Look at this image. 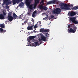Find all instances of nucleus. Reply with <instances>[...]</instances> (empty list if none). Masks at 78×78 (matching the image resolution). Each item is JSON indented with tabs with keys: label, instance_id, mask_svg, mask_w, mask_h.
<instances>
[{
	"label": "nucleus",
	"instance_id": "1",
	"mask_svg": "<svg viewBox=\"0 0 78 78\" xmlns=\"http://www.w3.org/2000/svg\"><path fill=\"white\" fill-rule=\"evenodd\" d=\"M59 6H60V8L61 9H66V10H68L70 9V7H73V5H67V4L64 3H60L59 4Z\"/></svg>",
	"mask_w": 78,
	"mask_h": 78
},
{
	"label": "nucleus",
	"instance_id": "2",
	"mask_svg": "<svg viewBox=\"0 0 78 78\" xmlns=\"http://www.w3.org/2000/svg\"><path fill=\"white\" fill-rule=\"evenodd\" d=\"M61 12V9L59 8H57L55 9L54 10L53 13L54 14H59Z\"/></svg>",
	"mask_w": 78,
	"mask_h": 78
},
{
	"label": "nucleus",
	"instance_id": "3",
	"mask_svg": "<svg viewBox=\"0 0 78 78\" xmlns=\"http://www.w3.org/2000/svg\"><path fill=\"white\" fill-rule=\"evenodd\" d=\"M76 28H75L73 30L71 28H69V29H68V33H74L76 32Z\"/></svg>",
	"mask_w": 78,
	"mask_h": 78
},
{
	"label": "nucleus",
	"instance_id": "4",
	"mask_svg": "<svg viewBox=\"0 0 78 78\" xmlns=\"http://www.w3.org/2000/svg\"><path fill=\"white\" fill-rule=\"evenodd\" d=\"M23 0H12L13 5H15L16 3L18 4L20 2H22Z\"/></svg>",
	"mask_w": 78,
	"mask_h": 78
},
{
	"label": "nucleus",
	"instance_id": "5",
	"mask_svg": "<svg viewBox=\"0 0 78 78\" xmlns=\"http://www.w3.org/2000/svg\"><path fill=\"white\" fill-rule=\"evenodd\" d=\"M76 14V12H69L68 14V16H75Z\"/></svg>",
	"mask_w": 78,
	"mask_h": 78
},
{
	"label": "nucleus",
	"instance_id": "6",
	"mask_svg": "<svg viewBox=\"0 0 78 78\" xmlns=\"http://www.w3.org/2000/svg\"><path fill=\"white\" fill-rule=\"evenodd\" d=\"M41 36V39L43 41H46V37H45L42 34H40Z\"/></svg>",
	"mask_w": 78,
	"mask_h": 78
},
{
	"label": "nucleus",
	"instance_id": "7",
	"mask_svg": "<svg viewBox=\"0 0 78 78\" xmlns=\"http://www.w3.org/2000/svg\"><path fill=\"white\" fill-rule=\"evenodd\" d=\"M32 0H26L25 3L28 6L30 5Z\"/></svg>",
	"mask_w": 78,
	"mask_h": 78
},
{
	"label": "nucleus",
	"instance_id": "8",
	"mask_svg": "<svg viewBox=\"0 0 78 78\" xmlns=\"http://www.w3.org/2000/svg\"><path fill=\"white\" fill-rule=\"evenodd\" d=\"M12 17H13V19H17H17H19V18H18V16H17L16 14V13H13L12 15Z\"/></svg>",
	"mask_w": 78,
	"mask_h": 78
},
{
	"label": "nucleus",
	"instance_id": "9",
	"mask_svg": "<svg viewBox=\"0 0 78 78\" xmlns=\"http://www.w3.org/2000/svg\"><path fill=\"white\" fill-rule=\"evenodd\" d=\"M8 20L10 22H11L13 20V18L12 16H8Z\"/></svg>",
	"mask_w": 78,
	"mask_h": 78
},
{
	"label": "nucleus",
	"instance_id": "10",
	"mask_svg": "<svg viewBox=\"0 0 78 78\" xmlns=\"http://www.w3.org/2000/svg\"><path fill=\"white\" fill-rule=\"evenodd\" d=\"M33 25H32L31 26H28L27 27V30H33Z\"/></svg>",
	"mask_w": 78,
	"mask_h": 78
},
{
	"label": "nucleus",
	"instance_id": "11",
	"mask_svg": "<svg viewBox=\"0 0 78 78\" xmlns=\"http://www.w3.org/2000/svg\"><path fill=\"white\" fill-rule=\"evenodd\" d=\"M5 16L3 15V14H1L0 15V19L1 20H3V19H4Z\"/></svg>",
	"mask_w": 78,
	"mask_h": 78
},
{
	"label": "nucleus",
	"instance_id": "12",
	"mask_svg": "<svg viewBox=\"0 0 78 78\" xmlns=\"http://www.w3.org/2000/svg\"><path fill=\"white\" fill-rule=\"evenodd\" d=\"M70 20L72 21L73 23L75 22V17H71L70 18Z\"/></svg>",
	"mask_w": 78,
	"mask_h": 78
},
{
	"label": "nucleus",
	"instance_id": "13",
	"mask_svg": "<svg viewBox=\"0 0 78 78\" xmlns=\"http://www.w3.org/2000/svg\"><path fill=\"white\" fill-rule=\"evenodd\" d=\"M6 30H4L2 28H0V33H5L4 32H6Z\"/></svg>",
	"mask_w": 78,
	"mask_h": 78
},
{
	"label": "nucleus",
	"instance_id": "14",
	"mask_svg": "<svg viewBox=\"0 0 78 78\" xmlns=\"http://www.w3.org/2000/svg\"><path fill=\"white\" fill-rule=\"evenodd\" d=\"M36 37V36H30L29 37V39H30V40H34V39Z\"/></svg>",
	"mask_w": 78,
	"mask_h": 78
},
{
	"label": "nucleus",
	"instance_id": "15",
	"mask_svg": "<svg viewBox=\"0 0 78 78\" xmlns=\"http://www.w3.org/2000/svg\"><path fill=\"white\" fill-rule=\"evenodd\" d=\"M51 1V4H56V3L57 2V1L56 0H53Z\"/></svg>",
	"mask_w": 78,
	"mask_h": 78
},
{
	"label": "nucleus",
	"instance_id": "16",
	"mask_svg": "<svg viewBox=\"0 0 78 78\" xmlns=\"http://www.w3.org/2000/svg\"><path fill=\"white\" fill-rule=\"evenodd\" d=\"M39 0H34L35 4L36 5L37 4H39Z\"/></svg>",
	"mask_w": 78,
	"mask_h": 78
},
{
	"label": "nucleus",
	"instance_id": "17",
	"mask_svg": "<svg viewBox=\"0 0 78 78\" xmlns=\"http://www.w3.org/2000/svg\"><path fill=\"white\" fill-rule=\"evenodd\" d=\"M31 14H32V12H31V10H30L28 12L27 15L28 16H30Z\"/></svg>",
	"mask_w": 78,
	"mask_h": 78
},
{
	"label": "nucleus",
	"instance_id": "18",
	"mask_svg": "<svg viewBox=\"0 0 78 78\" xmlns=\"http://www.w3.org/2000/svg\"><path fill=\"white\" fill-rule=\"evenodd\" d=\"M23 13H22L21 15H20L19 18H20V19H23L24 17H23Z\"/></svg>",
	"mask_w": 78,
	"mask_h": 78
},
{
	"label": "nucleus",
	"instance_id": "19",
	"mask_svg": "<svg viewBox=\"0 0 78 78\" xmlns=\"http://www.w3.org/2000/svg\"><path fill=\"white\" fill-rule=\"evenodd\" d=\"M23 5H24V4L23 3V2H22L20 3L19 6H20V7H22V6H23Z\"/></svg>",
	"mask_w": 78,
	"mask_h": 78
},
{
	"label": "nucleus",
	"instance_id": "20",
	"mask_svg": "<svg viewBox=\"0 0 78 78\" xmlns=\"http://www.w3.org/2000/svg\"><path fill=\"white\" fill-rule=\"evenodd\" d=\"M33 45H39L40 44H38L37 42H35L34 44H33Z\"/></svg>",
	"mask_w": 78,
	"mask_h": 78
},
{
	"label": "nucleus",
	"instance_id": "21",
	"mask_svg": "<svg viewBox=\"0 0 78 78\" xmlns=\"http://www.w3.org/2000/svg\"><path fill=\"white\" fill-rule=\"evenodd\" d=\"M44 6L42 5H40V6H39V8L40 9H44Z\"/></svg>",
	"mask_w": 78,
	"mask_h": 78
},
{
	"label": "nucleus",
	"instance_id": "22",
	"mask_svg": "<svg viewBox=\"0 0 78 78\" xmlns=\"http://www.w3.org/2000/svg\"><path fill=\"white\" fill-rule=\"evenodd\" d=\"M35 15H36V12H33L32 15V16L33 17H34Z\"/></svg>",
	"mask_w": 78,
	"mask_h": 78
},
{
	"label": "nucleus",
	"instance_id": "23",
	"mask_svg": "<svg viewBox=\"0 0 78 78\" xmlns=\"http://www.w3.org/2000/svg\"><path fill=\"white\" fill-rule=\"evenodd\" d=\"M29 8L30 9H33V5H32L29 6Z\"/></svg>",
	"mask_w": 78,
	"mask_h": 78
},
{
	"label": "nucleus",
	"instance_id": "24",
	"mask_svg": "<svg viewBox=\"0 0 78 78\" xmlns=\"http://www.w3.org/2000/svg\"><path fill=\"white\" fill-rule=\"evenodd\" d=\"M40 32H44V29H41L40 30Z\"/></svg>",
	"mask_w": 78,
	"mask_h": 78
},
{
	"label": "nucleus",
	"instance_id": "25",
	"mask_svg": "<svg viewBox=\"0 0 78 78\" xmlns=\"http://www.w3.org/2000/svg\"><path fill=\"white\" fill-rule=\"evenodd\" d=\"M0 27L2 28H5V25H4L3 24H2L0 25Z\"/></svg>",
	"mask_w": 78,
	"mask_h": 78
},
{
	"label": "nucleus",
	"instance_id": "26",
	"mask_svg": "<svg viewBox=\"0 0 78 78\" xmlns=\"http://www.w3.org/2000/svg\"><path fill=\"white\" fill-rule=\"evenodd\" d=\"M47 7L46 6H44L43 7V9L44 10H45V11L47 10Z\"/></svg>",
	"mask_w": 78,
	"mask_h": 78
},
{
	"label": "nucleus",
	"instance_id": "27",
	"mask_svg": "<svg viewBox=\"0 0 78 78\" xmlns=\"http://www.w3.org/2000/svg\"><path fill=\"white\" fill-rule=\"evenodd\" d=\"M41 4L42 3V4H43V5H44V0H42L41 1V2H40Z\"/></svg>",
	"mask_w": 78,
	"mask_h": 78
},
{
	"label": "nucleus",
	"instance_id": "28",
	"mask_svg": "<svg viewBox=\"0 0 78 78\" xmlns=\"http://www.w3.org/2000/svg\"><path fill=\"white\" fill-rule=\"evenodd\" d=\"M50 31V30L49 29H45L44 30V32H49Z\"/></svg>",
	"mask_w": 78,
	"mask_h": 78
},
{
	"label": "nucleus",
	"instance_id": "29",
	"mask_svg": "<svg viewBox=\"0 0 78 78\" xmlns=\"http://www.w3.org/2000/svg\"><path fill=\"white\" fill-rule=\"evenodd\" d=\"M47 5H50V4H51V1H49L47 2Z\"/></svg>",
	"mask_w": 78,
	"mask_h": 78
},
{
	"label": "nucleus",
	"instance_id": "30",
	"mask_svg": "<svg viewBox=\"0 0 78 78\" xmlns=\"http://www.w3.org/2000/svg\"><path fill=\"white\" fill-rule=\"evenodd\" d=\"M12 3V2H11V1H10L8 2H7L6 3V5H8L9 4H11Z\"/></svg>",
	"mask_w": 78,
	"mask_h": 78
},
{
	"label": "nucleus",
	"instance_id": "31",
	"mask_svg": "<svg viewBox=\"0 0 78 78\" xmlns=\"http://www.w3.org/2000/svg\"><path fill=\"white\" fill-rule=\"evenodd\" d=\"M8 0H4V3L6 4L7 2H8Z\"/></svg>",
	"mask_w": 78,
	"mask_h": 78
},
{
	"label": "nucleus",
	"instance_id": "32",
	"mask_svg": "<svg viewBox=\"0 0 78 78\" xmlns=\"http://www.w3.org/2000/svg\"><path fill=\"white\" fill-rule=\"evenodd\" d=\"M8 16H11V12H9L8 13Z\"/></svg>",
	"mask_w": 78,
	"mask_h": 78
},
{
	"label": "nucleus",
	"instance_id": "33",
	"mask_svg": "<svg viewBox=\"0 0 78 78\" xmlns=\"http://www.w3.org/2000/svg\"><path fill=\"white\" fill-rule=\"evenodd\" d=\"M48 32L46 34V36L47 37H49V34H48Z\"/></svg>",
	"mask_w": 78,
	"mask_h": 78
},
{
	"label": "nucleus",
	"instance_id": "34",
	"mask_svg": "<svg viewBox=\"0 0 78 78\" xmlns=\"http://www.w3.org/2000/svg\"><path fill=\"white\" fill-rule=\"evenodd\" d=\"M37 27V24L35 25L34 27V28H36Z\"/></svg>",
	"mask_w": 78,
	"mask_h": 78
},
{
	"label": "nucleus",
	"instance_id": "35",
	"mask_svg": "<svg viewBox=\"0 0 78 78\" xmlns=\"http://www.w3.org/2000/svg\"><path fill=\"white\" fill-rule=\"evenodd\" d=\"M6 9H8V8H9V7L8 5H6L5 7Z\"/></svg>",
	"mask_w": 78,
	"mask_h": 78
},
{
	"label": "nucleus",
	"instance_id": "36",
	"mask_svg": "<svg viewBox=\"0 0 78 78\" xmlns=\"http://www.w3.org/2000/svg\"><path fill=\"white\" fill-rule=\"evenodd\" d=\"M73 23H75V24H76L78 23V22H77V21H76L75 20V21H74V22H73Z\"/></svg>",
	"mask_w": 78,
	"mask_h": 78
},
{
	"label": "nucleus",
	"instance_id": "37",
	"mask_svg": "<svg viewBox=\"0 0 78 78\" xmlns=\"http://www.w3.org/2000/svg\"><path fill=\"white\" fill-rule=\"evenodd\" d=\"M22 24H23V25H26V22H25L24 23H22Z\"/></svg>",
	"mask_w": 78,
	"mask_h": 78
},
{
	"label": "nucleus",
	"instance_id": "38",
	"mask_svg": "<svg viewBox=\"0 0 78 78\" xmlns=\"http://www.w3.org/2000/svg\"><path fill=\"white\" fill-rule=\"evenodd\" d=\"M54 17H55L54 16H53V15H51V18H54Z\"/></svg>",
	"mask_w": 78,
	"mask_h": 78
},
{
	"label": "nucleus",
	"instance_id": "39",
	"mask_svg": "<svg viewBox=\"0 0 78 78\" xmlns=\"http://www.w3.org/2000/svg\"><path fill=\"white\" fill-rule=\"evenodd\" d=\"M46 17H45V18H46V19H47V18H48V15H46Z\"/></svg>",
	"mask_w": 78,
	"mask_h": 78
},
{
	"label": "nucleus",
	"instance_id": "40",
	"mask_svg": "<svg viewBox=\"0 0 78 78\" xmlns=\"http://www.w3.org/2000/svg\"><path fill=\"white\" fill-rule=\"evenodd\" d=\"M32 22L34 21V20L33 18H32Z\"/></svg>",
	"mask_w": 78,
	"mask_h": 78
},
{
	"label": "nucleus",
	"instance_id": "41",
	"mask_svg": "<svg viewBox=\"0 0 78 78\" xmlns=\"http://www.w3.org/2000/svg\"><path fill=\"white\" fill-rule=\"evenodd\" d=\"M70 25H68V28H69L70 27Z\"/></svg>",
	"mask_w": 78,
	"mask_h": 78
},
{
	"label": "nucleus",
	"instance_id": "42",
	"mask_svg": "<svg viewBox=\"0 0 78 78\" xmlns=\"http://www.w3.org/2000/svg\"><path fill=\"white\" fill-rule=\"evenodd\" d=\"M42 43V41H40V44H41Z\"/></svg>",
	"mask_w": 78,
	"mask_h": 78
},
{
	"label": "nucleus",
	"instance_id": "43",
	"mask_svg": "<svg viewBox=\"0 0 78 78\" xmlns=\"http://www.w3.org/2000/svg\"><path fill=\"white\" fill-rule=\"evenodd\" d=\"M3 15H4V16L6 15V13H5V12H3Z\"/></svg>",
	"mask_w": 78,
	"mask_h": 78
},
{
	"label": "nucleus",
	"instance_id": "44",
	"mask_svg": "<svg viewBox=\"0 0 78 78\" xmlns=\"http://www.w3.org/2000/svg\"><path fill=\"white\" fill-rule=\"evenodd\" d=\"M41 22L39 21V25H41Z\"/></svg>",
	"mask_w": 78,
	"mask_h": 78
},
{
	"label": "nucleus",
	"instance_id": "45",
	"mask_svg": "<svg viewBox=\"0 0 78 78\" xmlns=\"http://www.w3.org/2000/svg\"><path fill=\"white\" fill-rule=\"evenodd\" d=\"M42 39H39V41H42Z\"/></svg>",
	"mask_w": 78,
	"mask_h": 78
},
{
	"label": "nucleus",
	"instance_id": "46",
	"mask_svg": "<svg viewBox=\"0 0 78 78\" xmlns=\"http://www.w3.org/2000/svg\"><path fill=\"white\" fill-rule=\"evenodd\" d=\"M46 19H47V18H45V17L44 18H43V20H45Z\"/></svg>",
	"mask_w": 78,
	"mask_h": 78
}]
</instances>
